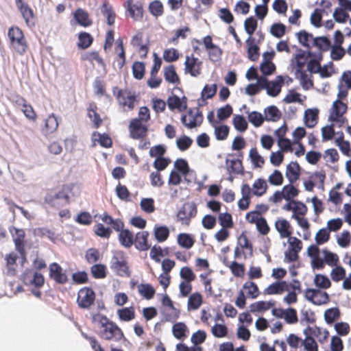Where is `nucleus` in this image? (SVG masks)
Masks as SVG:
<instances>
[{"mask_svg":"<svg viewBox=\"0 0 351 351\" xmlns=\"http://www.w3.org/2000/svg\"><path fill=\"white\" fill-rule=\"evenodd\" d=\"M93 322L97 325V334L101 339L116 342L120 341L121 339L126 340L121 328L106 315L96 314L93 317Z\"/></svg>","mask_w":351,"mask_h":351,"instance_id":"1","label":"nucleus"},{"mask_svg":"<svg viewBox=\"0 0 351 351\" xmlns=\"http://www.w3.org/2000/svg\"><path fill=\"white\" fill-rule=\"evenodd\" d=\"M101 220L107 225H110L112 228L119 232L118 239L120 244L126 248L131 247L134 241V233L128 229H124V223L120 219H113L112 216L105 212L99 216Z\"/></svg>","mask_w":351,"mask_h":351,"instance_id":"2","label":"nucleus"},{"mask_svg":"<svg viewBox=\"0 0 351 351\" xmlns=\"http://www.w3.org/2000/svg\"><path fill=\"white\" fill-rule=\"evenodd\" d=\"M73 189L72 184H63L58 192L53 191L48 192L45 197L44 202L51 208L60 209L70 204Z\"/></svg>","mask_w":351,"mask_h":351,"instance_id":"3","label":"nucleus"},{"mask_svg":"<svg viewBox=\"0 0 351 351\" xmlns=\"http://www.w3.org/2000/svg\"><path fill=\"white\" fill-rule=\"evenodd\" d=\"M8 37L10 48L17 54L23 56L29 49V45L23 30L13 25L8 29Z\"/></svg>","mask_w":351,"mask_h":351,"instance_id":"4","label":"nucleus"},{"mask_svg":"<svg viewBox=\"0 0 351 351\" xmlns=\"http://www.w3.org/2000/svg\"><path fill=\"white\" fill-rule=\"evenodd\" d=\"M112 93L119 107L125 112L132 110L137 104L135 93L128 88L120 89L118 86H114Z\"/></svg>","mask_w":351,"mask_h":351,"instance_id":"5","label":"nucleus"},{"mask_svg":"<svg viewBox=\"0 0 351 351\" xmlns=\"http://www.w3.org/2000/svg\"><path fill=\"white\" fill-rule=\"evenodd\" d=\"M23 282L27 285H32L34 289L32 290V293L37 298H40L42 293L38 290L44 285L45 278L40 273L32 271H27L22 276Z\"/></svg>","mask_w":351,"mask_h":351,"instance_id":"6","label":"nucleus"},{"mask_svg":"<svg viewBox=\"0 0 351 351\" xmlns=\"http://www.w3.org/2000/svg\"><path fill=\"white\" fill-rule=\"evenodd\" d=\"M197 207L195 202H186L180 208L176 215L177 221L182 225L189 226L191 219L196 217Z\"/></svg>","mask_w":351,"mask_h":351,"instance_id":"7","label":"nucleus"},{"mask_svg":"<svg viewBox=\"0 0 351 351\" xmlns=\"http://www.w3.org/2000/svg\"><path fill=\"white\" fill-rule=\"evenodd\" d=\"M95 299L96 294L93 289L88 287H84L77 292L76 302L80 308L89 309L95 304Z\"/></svg>","mask_w":351,"mask_h":351,"instance_id":"8","label":"nucleus"},{"mask_svg":"<svg viewBox=\"0 0 351 351\" xmlns=\"http://www.w3.org/2000/svg\"><path fill=\"white\" fill-rule=\"evenodd\" d=\"M14 1L25 25L29 28L34 27L37 23V16L33 9L23 0Z\"/></svg>","mask_w":351,"mask_h":351,"instance_id":"9","label":"nucleus"},{"mask_svg":"<svg viewBox=\"0 0 351 351\" xmlns=\"http://www.w3.org/2000/svg\"><path fill=\"white\" fill-rule=\"evenodd\" d=\"M203 120V114L198 108H190L181 117L182 124L189 129L200 126Z\"/></svg>","mask_w":351,"mask_h":351,"instance_id":"10","label":"nucleus"},{"mask_svg":"<svg viewBox=\"0 0 351 351\" xmlns=\"http://www.w3.org/2000/svg\"><path fill=\"white\" fill-rule=\"evenodd\" d=\"M347 105L342 101L335 100L330 110L329 120L338 123L339 126L341 127L346 121L343 114L347 111Z\"/></svg>","mask_w":351,"mask_h":351,"instance_id":"11","label":"nucleus"},{"mask_svg":"<svg viewBox=\"0 0 351 351\" xmlns=\"http://www.w3.org/2000/svg\"><path fill=\"white\" fill-rule=\"evenodd\" d=\"M307 212L308 208L303 202L297 201L295 203L292 218L297 221L298 226L304 230H308L310 228V223L304 217Z\"/></svg>","mask_w":351,"mask_h":351,"instance_id":"12","label":"nucleus"},{"mask_svg":"<svg viewBox=\"0 0 351 351\" xmlns=\"http://www.w3.org/2000/svg\"><path fill=\"white\" fill-rule=\"evenodd\" d=\"M125 9V16H130L134 21H141L143 18L144 9L143 3L141 1L134 3V0H127L123 4Z\"/></svg>","mask_w":351,"mask_h":351,"instance_id":"13","label":"nucleus"},{"mask_svg":"<svg viewBox=\"0 0 351 351\" xmlns=\"http://www.w3.org/2000/svg\"><path fill=\"white\" fill-rule=\"evenodd\" d=\"M110 267L119 276L129 277L131 274L127 260L123 254H117L112 258Z\"/></svg>","mask_w":351,"mask_h":351,"instance_id":"14","label":"nucleus"},{"mask_svg":"<svg viewBox=\"0 0 351 351\" xmlns=\"http://www.w3.org/2000/svg\"><path fill=\"white\" fill-rule=\"evenodd\" d=\"M202 62L193 54L186 56L184 62V73L189 74L191 76L197 77L202 73Z\"/></svg>","mask_w":351,"mask_h":351,"instance_id":"15","label":"nucleus"},{"mask_svg":"<svg viewBox=\"0 0 351 351\" xmlns=\"http://www.w3.org/2000/svg\"><path fill=\"white\" fill-rule=\"evenodd\" d=\"M130 136L133 139H143L147 135V126L140 119H132L129 125Z\"/></svg>","mask_w":351,"mask_h":351,"instance_id":"16","label":"nucleus"},{"mask_svg":"<svg viewBox=\"0 0 351 351\" xmlns=\"http://www.w3.org/2000/svg\"><path fill=\"white\" fill-rule=\"evenodd\" d=\"M306 298L313 304L320 306L329 302V295L325 291L319 289H307L305 291Z\"/></svg>","mask_w":351,"mask_h":351,"instance_id":"17","label":"nucleus"},{"mask_svg":"<svg viewBox=\"0 0 351 351\" xmlns=\"http://www.w3.org/2000/svg\"><path fill=\"white\" fill-rule=\"evenodd\" d=\"M49 276L58 284L64 285L68 281L66 274L57 263H53L49 265Z\"/></svg>","mask_w":351,"mask_h":351,"instance_id":"18","label":"nucleus"},{"mask_svg":"<svg viewBox=\"0 0 351 351\" xmlns=\"http://www.w3.org/2000/svg\"><path fill=\"white\" fill-rule=\"evenodd\" d=\"M149 235V232L145 230L138 232L135 234L133 245L138 250L147 251L151 248V244L148 241Z\"/></svg>","mask_w":351,"mask_h":351,"instance_id":"19","label":"nucleus"},{"mask_svg":"<svg viewBox=\"0 0 351 351\" xmlns=\"http://www.w3.org/2000/svg\"><path fill=\"white\" fill-rule=\"evenodd\" d=\"M289 290V285L285 280L276 281L269 285L263 291L265 295H280Z\"/></svg>","mask_w":351,"mask_h":351,"instance_id":"20","label":"nucleus"},{"mask_svg":"<svg viewBox=\"0 0 351 351\" xmlns=\"http://www.w3.org/2000/svg\"><path fill=\"white\" fill-rule=\"evenodd\" d=\"M97 106L95 102L89 103L87 107V116L93 123V127L98 129L103 123V119L97 112Z\"/></svg>","mask_w":351,"mask_h":351,"instance_id":"21","label":"nucleus"},{"mask_svg":"<svg viewBox=\"0 0 351 351\" xmlns=\"http://www.w3.org/2000/svg\"><path fill=\"white\" fill-rule=\"evenodd\" d=\"M316 330H319V328H317ZM315 332V329L311 326H308L304 331L306 338L302 341V343L306 351H318L317 342L310 336V335L314 334Z\"/></svg>","mask_w":351,"mask_h":351,"instance_id":"22","label":"nucleus"},{"mask_svg":"<svg viewBox=\"0 0 351 351\" xmlns=\"http://www.w3.org/2000/svg\"><path fill=\"white\" fill-rule=\"evenodd\" d=\"M92 147H95L99 143L101 147L109 148L112 145L111 138L107 134H100L98 132H94L91 135Z\"/></svg>","mask_w":351,"mask_h":351,"instance_id":"23","label":"nucleus"},{"mask_svg":"<svg viewBox=\"0 0 351 351\" xmlns=\"http://www.w3.org/2000/svg\"><path fill=\"white\" fill-rule=\"evenodd\" d=\"M25 237L24 230L14 228V234L13 235V241L15 245V249L21 256L25 255Z\"/></svg>","mask_w":351,"mask_h":351,"instance_id":"24","label":"nucleus"},{"mask_svg":"<svg viewBox=\"0 0 351 351\" xmlns=\"http://www.w3.org/2000/svg\"><path fill=\"white\" fill-rule=\"evenodd\" d=\"M59 123L57 117L54 114H51L48 116L45 119V125L42 130V132L44 136H49L53 134L58 128Z\"/></svg>","mask_w":351,"mask_h":351,"instance_id":"25","label":"nucleus"},{"mask_svg":"<svg viewBox=\"0 0 351 351\" xmlns=\"http://www.w3.org/2000/svg\"><path fill=\"white\" fill-rule=\"evenodd\" d=\"M275 228L281 238H289L292 234V228L289 222L285 219H278L275 223Z\"/></svg>","mask_w":351,"mask_h":351,"instance_id":"26","label":"nucleus"},{"mask_svg":"<svg viewBox=\"0 0 351 351\" xmlns=\"http://www.w3.org/2000/svg\"><path fill=\"white\" fill-rule=\"evenodd\" d=\"M163 75L166 82L169 84H179L180 79L173 64H169L163 68Z\"/></svg>","mask_w":351,"mask_h":351,"instance_id":"27","label":"nucleus"},{"mask_svg":"<svg viewBox=\"0 0 351 351\" xmlns=\"http://www.w3.org/2000/svg\"><path fill=\"white\" fill-rule=\"evenodd\" d=\"M300 167L297 162H291L286 169L285 176L291 184H293L300 178Z\"/></svg>","mask_w":351,"mask_h":351,"instance_id":"28","label":"nucleus"},{"mask_svg":"<svg viewBox=\"0 0 351 351\" xmlns=\"http://www.w3.org/2000/svg\"><path fill=\"white\" fill-rule=\"evenodd\" d=\"M73 17L77 23L82 27H88L93 24L88 13L82 8H77L73 13Z\"/></svg>","mask_w":351,"mask_h":351,"instance_id":"29","label":"nucleus"},{"mask_svg":"<svg viewBox=\"0 0 351 351\" xmlns=\"http://www.w3.org/2000/svg\"><path fill=\"white\" fill-rule=\"evenodd\" d=\"M284 83V80L282 76L278 75L274 81H271L269 83L267 88V93L271 97H276L281 90L282 85Z\"/></svg>","mask_w":351,"mask_h":351,"instance_id":"30","label":"nucleus"},{"mask_svg":"<svg viewBox=\"0 0 351 351\" xmlns=\"http://www.w3.org/2000/svg\"><path fill=\"white\" fill-rule=\"evenodd\" d=\"M101 12L106 18L108 25H114L115 22L116 13L108 1L106 0L103 2L101 7Z\"/></svg>","mask_w":351,"mask_h":351,"instance_id":"31","label":"nucleus"},{"mask_svg":"<svg viewBox=\"0 0 351 351\" xmlns=\"http://www.w3.org/2000/svg\"><path fill=\"white\" fill-rule=\"evenodd\" d=\"M264 117L267 121L276 122L282 117L280 110L276 106H270L264 109Z\"/></svg>","mask_w":351,"mask_h":351,"instance_id":"32","label":"nucleus"},{"mask_svg":"<svg viewBox=\"0 0 351 351\" xmlns=\"http://www.w3.org/2000/svg\"><path fill=\"white\" fill-rule=\"evenodd\" d=\"M247 46V57L252 61H256L259 58V47L255 44V39L250 36L246 40Z\"/></svg>","mask_w":351,"mask_h":351,"instance_id":"33","label":"nucleus"},{"mask_svg":"<svg viewBox=\"0 0 351 351\" xmlns=\"http://www.w3.org/2000/svg\"><path fill=\"white\" fill-rule=\"evenodd\" d=\"M319 111L317 109H307L304 112V123L309 128H314L318 120Z\"/></svg>","mask_w":351,"mask_h":351,"instance_id":"34","label":"nucleus"},{"mask_svg":"<svg viewBox=\"0 0 351 351\" xmlns=\"http://www.w3.org/2000/svg\"><path fill=\"white\" fill-rule=\"evenodd\" d=\"M267 189L266 180L263 178H258L252 184L253 195L261 197L266 193Z\"/></svg>","mask_w":351,"mask_h":351,"instance_id":"35","label":"nucleus"},{"mask_svg":"<svg viewBox=\"0 0 351 351\" xmlns=\"http://www.w3.org/2000/svg\"><path fill=\"white\" fill-rule=\"evenodd\" d=\"M295 77L300 80V84L304 90L313 88V82L306 71L295 70Z\"/></svg>","mask_w":351,"mask_h":351,"instance_id":"36","label":"nucleus"},{"mask_svg":"<svg viewBox=\"0 0 351 351\" xmlns=\"http://www.w3.org/2000/svg\"><path fill=\"white\" fill-rule=\"evenodd\" d=\"M275 306L274 301H258L250 306L252 313L263 312Z\"/></svg>","mask_w":351,"mask_h":351,"instance_id":"37","label":"nucleus"},{"mask_svg":"<svg viewBox=\"0 0 351 351\" xmlns=\"http://www.w3.org/2000/svg\"><path fill=\"white\" fill-rule=\"evenodd\" d=\"M169 230L166 226H155L154 234L156 241L159 243L165 241L169 237Z\"/></svg>","mask_w":351,"mask_h":351,"instance_id":"38","label":"nucleus"},{"mask_svg":"<svg viewBox=\"0 0 351 351\" xmlns=\"http://www.w3.org/2000/svg\"><path fill=\"white\" fill-rule=\"evenodd\" d=\"M119 319L123 322H130L135 318V310L133 306L125 307L117 311Z\"/></svg>","mask_w":351,"mask_h":351,"instance_id":"39","label":"nucleus"},{"mask_svg":"<svg viewBox=\"0 0 351 351\" xmlns=\"http://www.w3.org/2000/svg\"><path fill=\"white\" fill-rule=\"evenodd\" d=\"M177 241L180 246L187 250L191 248L195 243L193 237L187 233L179 234L178 235Z\"/></svg>","mask_w":351,"mask_h":351,"instance_id":"40","label":"nucleus"},{"mask_svg":"<svg viewBox=\"0 0 351 351\" xmlns=\"http://www.w3.org/2000/svg\"><path fill=\"white\" fill-rule=\"evenodd\" d=\"M93 42V36L87 32H82L78 35L77 47L80 49H85L89 47Z\"/></svg>","mask_w":351,"mask_h":351,"instance_id":"41","label":"nucleus"},{"mask_svg":"<svg viewBox=\"0 0 351 351\" xmlns=\"http://www.w3.org/2000/svg\"><path fill=\"white\" fill-rule=\"evenodd\" d=\"M167 104L171 110L178 109L179 111H182L185 110L187 107L186 104L182 106V102L180 98L176 95H173L168 97Z\"/></svg>","mask_w":351,"mask_h":351,"instance_id":"42","label":"nucleus"},{"mask_svg":"<svg viewBox=\"0 0 351 351\" xmlns=\"http://www.w3.org/2000/svg\"><path fill=\"white\" fill-rule=\"evenodd\" d=\"M243 289L247 291L246 293L248 298L255 299L260 295L259 289L253 281L245 282L243 285Z\"/></svg>","mask_w":351,"mask_h":351,"instance_id":"43","label":"nucleus"},{"mask_svg":"<svg viewBox=\"0 0 351 351\" xmlns=\"http://www.w3.org/2000/svg\"><path fill=\"white\" fill-rule=\"evenodd\" d=\"M214 134L217 141L226 140L230 132V128L227 125H216L214 127Z\"/></svg>","mask_w":351,"mask_h":351,"instance_id":"44","label":"nucleus"},{"mask_svg":"<svg viewBox=\"0 0 351 351\" xmlns=\"http://www.w3.org/2000/svg\"><path fill=\"white\" fill-rule=\"evenodd\" d=\"M202 304V296L198 293L195 292L192 293L188 300V310H197Z\"/></svg>","mask_w":351,"mask_h":351,"instance_id":"45","label":"nucleus"},{"mask_svg":"<svg viewBox=\"0 0 351 351\" xmlns=\"http://www.w3.org/2000/svg\"><path fill=\"white\" fill-rule=\"evenodd\" d=\"M94 233L99 237L109 239L112 233V228L105 227L103 223H98L93 227Z\"/></svg>","mask_w":351,"mask_h":351,"instance_id":"46","label":"nucleus"},{"mask_svg":"<svg viewBox=\"0 0 351 351\" xmlns=\"http://www.w3.org/2000/svg\"><path fill=\"white\" fill-rule=\"evenodd\" d=\"M148 9L152 15L158 18L164 14V6L161 1L155 0L149 3Z\"/></svg>","mask_w":351,"mask_h":351,"instance_id":"47","label":"nucleus"},{"mask_svg":"<svg viewBox=\"0 0 351 351\" xmlns=\"http://www.w3.org/2000/svg\"><path fill=\"white\" fill-rule=\"evenodd\" d=\"M174 167L176 171H178L181 176H186L190 171V167L187 161L183 158H178L174 162Z\"/></svg>","mask_w":351,"mask_h":351,"instance_id":"48","label":"nucleus"},{"mask_svg":"<svg viewBox=\"0 0 351 351\" xmlns=\"http://www.w3.org/2000/svg\"><path fill=\"white\" fill-rule=\"evenodd\" d=\"M138 291L141 295H142L147 300L152 299L156 293L154 287L149 284H141L138 287Z\"/></svg>","mask_w":351,"mask_h":351,"instance_id":"49","label":"nucleus"},{"mask_svg":"<svg viewBox=\"0 0 351 351\" xmlns=\"http://www.w3.org/2000/svg\"><path fill=\"white\" fill-rule=\"evenodd\" d=\"M313 45L320 51H327L331 47V42L326 36L317 37L313 39Z\"/></svg>","mask_w":351,"mask_h":351,"instance_id":"50","label":"nucleus"},{"mask_svg":"<svg viewBox=\"0 0 351 351\" xmlns=\"http://www.w3.org/2000/svg\"><path fill=\"white\" fill-rule=\"evenodd\" d=\"M132 74L135 79L142 80L145 73V66L142 62H134L132 64Z\"/></svg>","mask_w":351,"mask_h":351,"instance_id":"51","label":"nucleus"},{"mask_svg":"<svg viewBox=\"0 0 351 351\" xmlns=\"http://www.w3.org/2000/svg\"><path fill=\"white\" fill-rule=\"evenodd\" d=\"M250 158L255 167L261 168L265 163L264 158L259 154L256 147H252L250 150Z\"/></svg>","mask_w":351,"mask_h":351,"instance_id":"52","label":"nucleus"},{"mask_svg":"<svg viewBox=\"0 0 351 351\" xmlns=\"http://www.w3.org/2000/svg\"><path fill=\"white\" fill-rule=\"evenodd\" d=\"M90 272L96 279L104 278L106 276V267L103 264H95L90 267Z\"/></svg>","mask_w":351,"mask_h":351,"instance_id":"53","label":"nucleus"},{"mask_svg":"<svg viewBox=\"0 0 351 351\" xmlns=\"http://www.w3.org/2000/svg\"><path fill=\"white\" fill-rule=\"evenodd\" d=\"M232 123L234 128L240 132H245L248 128L247 122L242 115H235L233 117Z\"/></svg>","mask_w":351,"mask_h":351,"instance_id":"54","label":"nucleus"},{"mask_svg":"<svg viewBox=\"0 0 351 351\" xmlns=\"http://www.w3.org/2000/svg\"><path fill=\"white\" fill-rule=\"evenodd\" d=\"M162 304L169 307L172 311V313L167 315L168 320L176 319L179 317L180 311L174 307L172 300L167 295L163 297Z\"/></svg>","mask_w":351,"mask_h":351,"instance_id":"55","label":"nucleus"},{"mask_svg":"<svg viewBox=\"0 0 351 351\" xmlns=\"http://www.w3.org/2000/svg\"><path fill=\"white\" fill-rule=\"evenodd\" d=\"M172 331L176 338L182 339L186 337V332L187 331V327L185 324L178 322L173 326Z\"/></svg>","mask_w":351,"mask_h":351,"instance_id":"56","label":"nucleus"},{"mask_svg":"<svg viewBox=\"0 0 351 351\" xmlns=\"http://www.w3.org/2000/svg\"><path fill=\"white\" fill-rule=\"evenodd\" d=\"M314 284L319 289H326L330 287L331 282L329 278L323 274H316L314 278Z\"/></svg>","mask_w":351,"mask_h":351,"instance_id":"57","label":"nucleus"},{"mask_svg":"<svg viewBox=\"0 0 351 351\" xmlns=\"http://www.w3.org/2000/svg\"><path fill=\"white\" fill-rule=\"evenodd\" d=\"M217 90L216 84H206L202 90L201 97L203 99H211L215 95Z\"/></svg>","mask_w":351,"mask_h":351,"instance_id":"58","label":"nucleus"},{"mask_svg":"<svg viewBox=\"0 0 351 351\" xmlns=\"http://www.w3.org/2000/svg\"><path fill=\"white\" fill-rule=\"evenodd\" d=\"M218 220L222 228H232L234 226L232 215L229 213H219Z\"/></svg>","mask_w":351,"mask_h":351,"instance_id":"59","label":"nucleus"},{"mask_svg":"<svg viewBox=\"0 0 351 351\" xmlns=\"http://www.w3.org/2000/svg\"><path fill=\"white\" fill-rule=\"evenodd\" d=\"M249 121L255 127L258 128L263 125L265 120L264 116L259 112L252 111L248 114Z\"/></svg>","mask_w":351,"mask_h":351,"instance_id":"60","label":"nucleus"},{"mask_svg":"<svg viewBox=\"0 0 351 351\" xmlns=\"http://www.w3.org/2000/svg\"><path fill=\"white\" fill-rule=\"evenodd\" d=\"M327 14V12L324 9L316 8L311 14V23L316 27L322 26V14Z\"/></svg>","mask_w":351,"mask_h":351,"instance_id":"61","label":"nucleus"},{"mask_svg":"<svg viewBox=\"0 0 351 351\" xmlns=\"http://www.w3.org/2000/svg\"><path fill=\"white\" fill-rule=\"evenodd\" d=\"M282 192L285 195L284 199L287 201H290L298 195L299 191L293 185V184L290 183L289 184L283 186Z\"/></svg>","mask_w":351,"mask_h":351,"instance_id":"62","label":"nucleus"},{"mask_svg":"<svg viewBox=\"0 0 351 351\" xmlns=\"http://www.w3.org/2000/svg\"><path fill=\"white\" fill-rule=\"evenodd\" d=\"M180 276L182 281L193 282L196 279V275L189 267H182L180 271Z\"/></svg>","mask_w":351,"mask_h":351,"instance_id":"63","label":"nucleus"},{"mask_svg":"<svg viewBox=\"0 0 351 351\" xmlns=\"http://www.w3.org/2000/svg\"><path fill=\"white\" fill-rule=\"evenodd\" d=\"M340 317V311L338 308H330L324 313V319L327 324H332Z\"/></svg>","mask_w":351,"mask_h":351,"instance_id":"64","label":"nucleus"}]
</instances>
